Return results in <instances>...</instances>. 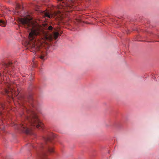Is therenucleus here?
Wrapping results in <instances>:
<instances>
[{
	"mask_svg": "<svg viewBox=\"0 0 159 159\" xmlns=\"http://www.w3.org/2000/svg\"><path fill=\"white\" fill-rule=\"evenodd\" d=\"M52 29H53V28H52V26H49L48 27V30H52Z\"/></svg>",
	"mask_w": 159,
	"mask_h": 159,
	"instance_id": "11",
	"label": "nucleus"
},
{
	"mask_svg": "<svg viewBox=\"0 0 159 159\" xmlns=\"http://www.w3.org/2000/svg\"><path fill=\"white\" fill-rule=\"evenodd\" d=\"M59 2H62V4L59 5L58 6L57 8L59 9H61L63 8L64 11H70L72 10H70V9H73L74 6L76 4V3H78L77 1L75 0H67V3H64L63 0H57Z\"/></svg>",
	"mask_w": 159,
	"mask_h": 159,
	"instance_id": "4",
	"label": "nucleus"
},
{
	"mask_svg": "<svg viewBox=\"0 0 159 159\" xmlns=\"http://www.w3.org/2000/svg\"><path fill=\"white\" fill-rule=\"evenodd\" d=\"M8 11H10V10H7L5 12L6 14H8Z\"/></svg>",
	"mask_w": 159,
	"mask_h": 159,
	"instance_id": "12",
	"label": "nucleus"
},
{
	"mask_svg": "<svg viewBox=\"0 0 159 159\" xmlns=\"http://www.w3.org/2000/svg\"><path fill=\"white\" fill-rule=\"evenodd\" d=\"M21 8L20 5L19 4H17L15 13H17L19 14L20 13Z\"/></svg>",
	"mask_w": 159,
	"mask_h": 159,
	"instance_id": "8",
	"label": "nucleus"
},
{
	"mask_svg": "<svg viewBox=\"0 0 159 159\" xmlns=\"http://www.w3.org/2000/svg\"><path fill=\"white\" fill-rule=\"evenodd\" d=\"M14 87V85H11L9 86L7 89L5 90V92L9 96H11L12 95L14 94L16 96L19 93V92L18 90L17 89V91H16V89H14L13 88Z\"/></svg>",
	"mask_w": 159,
	"mask_h": 159,
	"instance_id": "6",
	"label": "nucleus"
},
{
	"mask_svg": "<svg viewBox=\"0 0 159 159\" xmlns=\"http://www.w3.org/2000/svg\"><path fill=\"white\" fill-rule=\"evenodd\" d=\"M19 20L25 28L31 31L29 36L28 45L30 48L31 51L33 52L41 50L43 43L46 41L50 42L53 39H56L60 36L57 32H53L52 34H49L44 33L39 25L33 23L29 19L20 18ZM40 52L42 54L39 56V58L43 60H44V57L46 54L42 53L41 51Z\"/></svg>",
	"mask_w": 159,
	"mask_h": 159,
	"instance_id": "1",
	"label": "nucleus"
},
{
	"mask_svg": "<svg viewBox=\"0 0 159 159\" xmlns=\"http://www.w3.org/2000/svg\"><path fill=\"white\" fill-rule=\"evenodd\" d=\"M39 13H40L43 16L48 17L50 18L53 16L57 17L61 15V11H59L57 12H49V11H39Z\"/></svg>",
	"mask_w": 159,
	"mask_h": 159,
	"instance_id": "5",
	"label": "nucleus"
},
{
	"mask_svg": "<svg viewBox=\"0 0 159 159\" xmlns=\"http://www.w3.org/2000/svg\"><path fill=\"white\" fill-rule=\"evenodd\" d=\"M25 110L27 114L25 115L26 119L24 124H20L19 126V129L26 134H31V129L29 127L30 126L39 128H43V124L38 119V116L33 110L29 109L25 107Z\"/></svg>",
	"mask_w": 159,
	"mask_h": 159,
	"instance_id": "2",
	"label": "nucleus"
},
{
	"mask_svg": "<svg viewBox=\"0 0 159 159\" xmlns=\"http://www.w3.org/2000/svg\"><path fill=\"white\" fill-rule=\"evenodd\" d=\"M157 37H158V38H159V35H158V36H157Z\"/></svg>",
	"mask_w": 159,
	"mask_h": 159,
	"instance_id": "14",
	"label": "nucleus"
},
{
	"mask_svg": "<svg viewBox=\"0 0 159 159\" xmlns=\"http://www.w3.org/2000/svg\"><path fill=\"white\" fill-rule=\"evenodd\" d=\"M6 24L5 22L2 20H0V25L4 27L6 26Z\"/></svg>",
	"mask_w": 159,
	"mask_h": 159,
	"instance_id": "10",
	"label": "nucleus"
},
{
	"mask_svg": "<svg viewBox=\"0 0 159 159\" xmlns=\"http://www.w3.org/2000/svg\"><path fill=\"white\" fill-rule=\"evenodd\" d=\"M2 130H4L3 128H2Z\"/></svg>",
	"mask_w": 159,
	"mask_h": 159,
	"instance_id": "13",
	"label": "nucleus"
},
{
	"mask_svg": "<svg viewBox=\"0 0 159 159\" xmlns=\"http://www.w3.org/2000/svg\"><path fill=\"white\" fill-rule=\"evenodd\" d=\"M1 114H2V113H1V112H0V115H1Z\"/></svg>",
	"mask_w": 159,
	"mask_h": 159,
	"instance_id": "16",
	"label": "nucleus"
},
{
	"mask_svg": "<svg viewBox=\"0 0 159 159\" xmlns=\"http://www.w3.org/2000/svg\"><path fill=\"white\" fill-rule=\"evenodd\" d=\"M4 67L5 69L7 68L9 66H11L12 65V63L10 62H8L7 63H4Z\"/></svg>",
	"mask_w": 159,
	"mask_h": 159,
	"instance_id": "9",
	"label": "nucleus"
},
{
	"mask_svg": "<svg viewBox=\"0 0 159 159\" xmlns=\"http://www.w3.org/2000/svg\"><path fill=\"white\" fill-rule=\"evenodd\" d=\"M30 79V80H32L33 78H31Z\"/></svg>",
	"mask_w": 159,
	"mask_h": 159,
	"instance_id": "15",
	"label": "nucleus"
},
{
	"mask_svg": "<svg viewBox=\"0 0 159 159\" xmlns=\"http://www.w3.org/2000/svg\"><path fill=\"white\" fill-rule=\"evenodd\" d=\"M55 137V136L52 133H50L46 137L44 138L45 143V144H42L40 148L41 149H43V151L41 154H39L40 157L42 159H48L46 157L48 153L54 152L53 148L47 144V143L51 142Z\"/></svg>",
	"mask_w": 159,
	"mask_h": 159,
	"instance_id": "3",
	"label": "nucleus"
},
{
	"mask_svg": "<svg viewBox=\"0 0 159 159\" xmlns=\"http://www.w3.org/2000/svg\"><path fill=\"white\" fill-rule=\"evenodd\" d=\"M28 102L30 104L32 107H34V105L32 103L33 98L31 95H30L28 98Z\"/></svg>",
	"mask_w": 159,
	"mask_h": 159,
	"instance_id": "7",
	"label": "nucleus"
}]
</instances>
